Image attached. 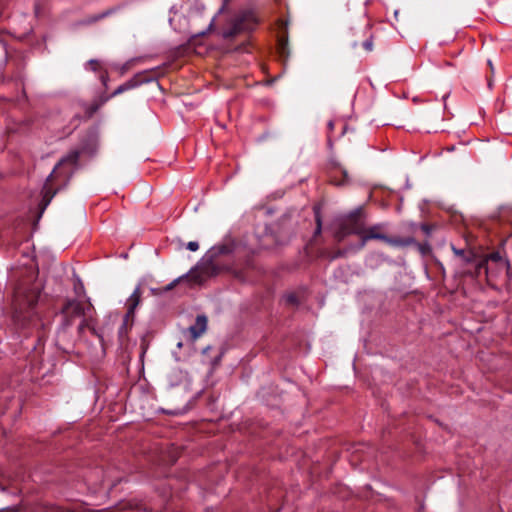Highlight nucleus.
<instances>
[{
    "mask_svg": "<svg viewBox=\"0 0 512 512\" xmlns=\"http://www.w3.org/2000/svg\"><path fill=\"white\" fill-rule=\"evenodd\" d=\"M143 81L138 79V76H134L133 78L129 79L125 83L121 84L116 88V90L112 93V96H117L123 92H126L128 90H131L133 88L138 87Z\"/></svg>",
    "mask_w": 512,
    "mask_h": 512,
    "instance_id": "12",
    "label": "nucleus"
},
{
    "mask_svg": "<svg viewBox=\"0 0 512 512\" xmlns=\"http://www.w3.org/2000/svg\"><path fill=\"white\" fill-rule=\"evenodd\" d=\"M81 151L80 150H71L67 155H65L57 164V166L54 168V170L50 173V175L46 179V183L43 186L42 193H43V201H44V207H46L54 197V195L57 193V190L51 191V188L49 186V182L52 180V178L55 175L63 174L66 178V181H68L74 171L78 167V161L80 157Z\"/></svg>",
    "mask_w": 512,
    "mask_h": 512,
    "instance_id": "3",
    "label": "nucleus"
},
{
    "mask_svg": "<svg viewBox=\"0 0 512 512\" xmlns=\"http://www.w3.org/2000/svg\"><path fill=\"white\" fill-rule=\"evenodd\" d=\"M232 246L230 245H218V246H214L212 247L208 254H209V260H207L206 262L200 264V265H197L196 267H203V266H206V265H209V264H212V265H215L216 267V273L213 275H217L221 268L219 267V264L217 262V258L221 255H228L230 253H232Z\"/></svg>",
    "mask_w": 512,
    "mask_h": 512,
    "instance_id": "7",
    "label": "nucleus"
},
{
    "mask_svg": "<svg viewBox=\"0 0 512 512\" xmlns=\"http://www.w3.org/2000/svg\"><path fill=\"white\" fill-rule=\"evenodd\" d=\"M329 127L332 129L333 128V123L332 122H329Z\"/></svg>",
    "mask_w": 512,
    "mask_h": 512,
    "instance_id": "26",
    "label": "nucleus"
},
{
    "mask_svg": "<svg viewBox=\"0 0 512 512\" xmlns=\"http://www.w3.org/2000/svg\"><path fill=\"white\" fill-rule=\"evenodd\" d=\"M88 65L91 67L92 70L96 71L99 66V63L97 60L92 59L88 62Z\"/></svg>",
    "mask_w": 512,
    "mask_h": 512,
    "instance_id": "19",
    "label": "nucleus"
},
{
    "mask_svg": "<svg viewBox=\"0 0 512 512\" xmlns=\"http://www.w3.org/2000/svg\"><path fill=\"white\" fill-rule=\"evenodd\" d=\"M239 30H240V27L238 26V24H236L232 30L225 32V33H224V36H225V37H232V36H234V35H235Z\"/></svg>",
    "mask_w": 512,
    "mask_h": 512,
    "instance_id": "17",
    "label": "nucleus"
},
{
    "mask_svg": "<svg viewBox=\"0 0 512 512\" xmlns=\"http://www.w3.org/2000/svg\"><path fill=\"white\" fill-rule=\"evenodd\" d=\"M488 65H489V67L491 68V70L493 71V69H494V68H493V64H492V61H491V60H488Z\"/></svg>",
    "mask_w": 512,
    "mask_h": 512,
    "instance_id": "24",
    "label": "nucleus"
},
{
    "mask_svg": "<svg viewBox=\"0 0 512 512\" xmlns=\"http://www.w3.org/2000/svg\"><path fill=\"white\" fill-rule=\"evenodd\" d=\"M452 251L462 264H468V263H472V262L476 261L475 254L472 251H465L464 249H458L453 245H452Z\"/></svg>",
    "mask_w": 512,
    "mask_h": 512,
    "instance_id": "11",
    "label": "nucleus"
},
{
    "mask_svg": "<svg viewBox=\"0 0 512 512\" xmlns=\"http://www.w3.org/2000/svg\"><path fill=\"white\" fill-rule=\"evenodd\" d=\"M366 232V222L363 218L362 209L357 208L345 216L338 230L335 232V238L340 242L348 235H358L360 238Z\"/></svg>",
    "mask_w": 512,
    "mask_h": 512,
    "instance_id": "4",
    "label": "nucleus"
},
{
    "mask_svg": "<svg viewBox=\"0 0 512 512\" xmlns=\"http://www.w3.org/2000/svg\"><path fill=\"white\" fill-rule=\"evenodd\" d=\"M140 297H141V292H140V288L137 287L133 293L130 295V297L128 298L127 300V313L125 315V319H124V322L119 330V334L120 336H122L123 334V331L125 330L126 328V323L128 321V319L130 317H133L134 316V311L136 309V307L139 305L140 303Z\"/></svg>",
    "mask_w": 512,
    "mask_h": 512,
    "instance_id": "8",
    "label": "nucleus"
},
{
    "mask_svg": "<svg viewBox=\"0 0 512 512\" xmlns=\"http://www.w3.org/2000/svg\"><path fill=\"white\" fill-rule=\"evenodd\" d=\"M485 265V261H478L476 264H475V267H476V270H477V273L479 272V270Z\"/></svg>",
    "mask_w": 512,
    "mask_h": 512,
    "instance_id": "20",
    "label": "nucleus"
},
{
    "mask_svg": "<svg viewBox=\"0 0 512 512\" xmlns=\"http://www.w3.org/2000/svg\"><path fill=\"white\" fill-rule=\"evenodd\" d=\"M384 242L393 247H406L414 243V239L408 238H391L386 236Z\"/></svg>",
    "mask_w": 512,
    "mask_h": 512,
    "instance_id": "13",
    "label": "nucleus"
},
{
    "mask_svg": "<svg viewBox=\"0 0 512 512\" xmlns=\"http://www.w3.org/2000/svg\"><path fill=\"white\" fill-rule=\"evenodd\" d=\"M207 317L205 315H198L193 325L188 328V331L193 340L200 337L207 329Z\"/></svg>",
    "mask_w": 512,
    "mask_h": 512,
    "instance_id": "10",
    "label": "nucleus"
},
{
    "mask_svg": "<svg viewBox=\"0 0 512 512\" xmlns=\"http://www.w3.org/2000/svg\"><path fill=\"white\" fill-rule=\"evenodd\" d=\"M186 247L188 250L195 252L199 249V244L196 241H190L187 243Z\"/></svg>",
    "mask_w": 512,
    "mask_h": 512,
    "instance_id": "16",
    "label": "nucleus"
},
{
    "mask_svg": "<svg viewBox=\"0 0 512 512\" xmlns=\"http://www.w3.org/2000/svg\"><path fill=\"white\" fill-rule=\"evenodd\" d=\"M230 0H224V4L222 5L220 11H222L225 7V5L229 2Z\"/></svg>",
    "mask_w": 512,
    "mask_h": 512,
    "instance_id": "23",
    "label": "nucleus"
},
{
    "mask_svg": "<svg viewBox=\"0 0 512 512\" xmlns=\"http://www.w3.org/2000/svg\"><path fill=\"white\" fill-rule=\"evenodd\" d=\"M287 301L290 302V303H295L296 302V296L295 295H289L287 297Z\"/></svg>",
    "mask_w": 512,
    "mask_h": 512,
    "instance_id": "22",
    "label": "nucleus"
},
{
    "mask_svg": "<svg viewBox=\"0 0 512 512\" xmlns=\"http://www.w3.org/2000/svg\"><path fill=\"white\" fill-rule=\"evenodd\" d=\"M112 13L111 10H106L100 14H97V15H94V16H91L89 18H87L85 21H84V24H92V23H95L107 16H109L110 14Z\"/></svg>",
    "mask_w": 512,
    "mask_h": 512,
    "instance_id": "14",
    "label": "nucleus"
},
{
    "mask_svg": "<svg viewBox=\"0 0 512 512\" xmlns=\"http://www.w3.org/2000/svg\"><path fill=\"white\" fill-rule=\"evenodd\" d=\"M62 321L58 328L59 332H65L70 328L75 318H81V323L78 326V331L81 333L85 327L90 326L92 318V305L90 303H83L81 301H69L61 311Z\"/></svg>",
    "mask_w": 512,
    "mask_h": 512,
    "instance_id": "2",
    "label": "nucleus"
},
{
    "mask_svg": "<svg viewBox=\"0 0 512 512\" xmlns=\"http://www.w3.org/2000/svg\"><path fill=\"white\" fill-rule=\"evenodd\" d=\"M342 173H343L344 177L347 178V171L343 170Z\"/></svg>",
    "mask_w": 512,
    "mask_h": 512,
    "instance_id": "25",
    "label": "nucleus"
},
{
    "mask_svg": "<svg viewBox=\"0 0 512 512\" xmlns=\"http://www.w3.org/2000/svg\"><path fill=\"white\" fill-rule=\"evenodd\" d=\"M40 290L38 286H18L14 293V314L15 325L20 329H31L37 333L39 340L45 336L46 324L35 311Z\"/></svg>",
    "mask_w": 512,
    "mask_h": 512,
    "instance_id": "1",
    "label": "nucleus"
},
{
    "mask_svg": "<svg viewBox=\"0 0 512 512\" xmlns=\"http://www.w3.org/2000/svg\"><path fill=\"white\" fill-rule=\"evenodd\" d=\"M315 218H316V229H315V232H314V235L317 236L321 233L322 231V221H321V218H320V214L318 211H316L315 213Z\"/></svg>",
    "mask_w": 512,
    "mask_h": 512,
    "instance_id": "15",
    "label": "nucleus"
},
{
    "mask_svg": "<svg viewBox=\"0 0 512 512\" xmlns=\"http://www.w3.org/2000/svg\"><path fill=\"white\" fill-rule=\"evenodd\" d=\"M363 47L367 50V51H372L373 49V42H372V39H367L363 42Z\"/></svg>",
    "mask_w": 512,
    "mask_h": 512,
    "instance_id": "18",
    "label": "nucleus"
},
{
    "mask_svg": "<svg viewBox=\"0 0 512 512\" xmlns=\"http://www.w3.org/2000/svg\"><path fill=\"white\" fill-rule=\"evenodd\" d=\"M216 273L215 265L209 264L203 267L192 268L187 274L178 277L169 283L166 287V291L172 290L177 283L187 280L191 285H200L205 282L208 278L212 277Z\"/></svg>",
    "mask_w": 512,
    "mask_h": 512,
    "instance_id": "5",
    "label": "nucleus"
},
{
    "mask_svg": "<svg viewBox=\"0 0 512 512\" xmlns=\"http://www.w3.org/2000/svg\"><path fill=\"white\" fill-rule=\"evenodd\" d=\"M279 46L281 48V52L284 53L285 48L287 47V43L283 40L280 41Z\"/></svg>",
    "mask_w": 512,
    "mask_h": 512,
    "instance_id": "21",
    "label": "nucleus"
},
{
    "mask_svg": "<svg viewBox=\"0 0 512 512\" xmlns=\"http://www.w3.org/2000/svg\"><path fill=\"white\" fill-rule=\"evenodd\" d=\"M380 228H381L380 225H375V226H372V227H370L368 229L366 228V232L363 234V236L361 237L360 241L356 245L346 247L343 250H338L331 257V259H336L338 257L345 256L349 252L359 251L362 248H364V246L366 245V243L369 240L375 239V240H382V241H384L386 235H384V234L379 232Z\"/></svg>",
    "mask_w": 512,
    "mask_h": 512,
    "instance_id": "6",
    "label": "nucleus"
},
{
    "mask_svg": "<svg viewBox=\"0 0 512 512\" xmlns=\"http://www.w3.org/2000/svg\"><path fill=\"white\" fill-rule=\"evenodd\" d=\"M169 387L187 386L189 384L188 373L180 368H172L167 375Z\"/></svg>",
    "mask_w": 512,
    "mask_h": 512,
    "instance_id": "9",
    "label": "nucleus"
}]
</instances>
